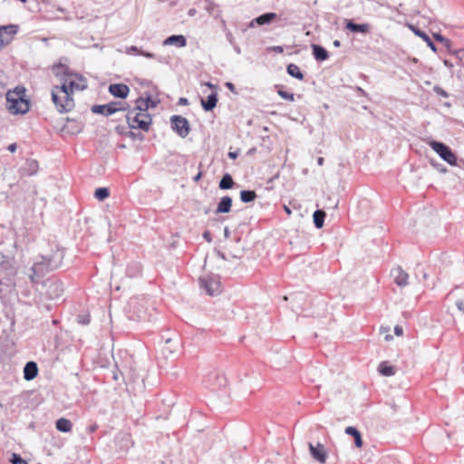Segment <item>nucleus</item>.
Listing matches in <instances>:
<instances>
[{"mask_svg":"<svg viewBox=\"0 0 464 464\" xmlns=\"http://www.w3.org/2000/svg\"><path fill=\"white\" fill-rule=\"evenodd\" d=\"M333 45H334V47H340V46H341V42H340L339 40H334V41L333 42Z\"/></svg>","mask_w":464,"mask_h":464,"instance_id":"obj_59","label":"nucleus"},{"mask_svg":"<svg viewBox=\"0 0 464 464\" xmlns=\"http://www.w3.org/2000/svg\"><path fill=\"white\" fill-rule=\"evenodd\" d=\"M234 50L235 52L237 53V54H240L241 53V49L238 45L237 44H234Z\"/></svg>","mask_w":464,"mask_h":464,"instance_id":"obj_58","label":"nucleus"},{"mask_svg":"<svg viewBox=\"0 0 464 464\" xmlns=\"http://www.w3.org/2000/svg\"><path fill=\"white\" fill-rule=\"evenodd\" d=\"M7 149H8V150H9L10 152L14 153V152L16 150V149H17V145H16V143H12V144H10V145L8 146V148H7Z\"/></svg>","mask_w":464,"mask_h":464,"instance_id":"obj_50","label":"nucleus"},{"mask_svg":"<svg viewBox=\"0 0 464 464\" xmlns=\"http://www.w3.org/2000/svg\"><path fill=\"white\" fill-rule=\"evenodd\" d=\"M126 110L127 107L123 102H111L107 104H95L91 108L92 113L102 114L106 117Z\"/></svg>","mask_w":464,"mask_h":464,"instance_id":"obj_5","label":"nucleus"},{"mask_svg":"<svg viewBox=\"0 0 464 464\" xmlns=\"http://www.w3.org/2000/svg\"><path fill=\"white\" fill-rule=\"evenodd\" d=\"M139 52H140V50L135 45H131V46L126 48L127 54H138L139 55Z\"/></svg>","mask_w":464,"mask_h":464,"instance_id":"obj_39","label":"nucleus"},{"mask_svg":"<svg viewBox=\"0 0 464 464\" xmlns=\"http://www.w3.org/2000/svg\"><path fill=\"white\" fill-rule=\"evenodd\" d=\"M32 275L30 276L31 280L34 281V277H43L47 273L53 271L48 265L47 256H41L40 260L36 261L31 268Z\"/></svg>","mask_w":464,"mask_h":464,"instance_id":"obj_7","label":"nucleus"},{"mask_svg":"<svg viewBox=\"0 0 464 464\" xmlns=\"http://www.w3.org/2000/svg\"><path fill=\"white\" fill-rule=\"evenodd\" d=\"M324 159L323 157L317 158V164L319 166H322L324 164Z\"/></svg>","mask_w":464,"mask_h":464,"instance_id":"obj_56","label":"nucleus"},{"mask_svg":"<svg viewBox=\"0 0 464 464\" xmlns=\"http://www.w3.org/2000/svg\"><path fill=\"white\" fill-rule=\"evenodd\" d=\"M284 209L285 211L286 212L287 215H291L292 211L290 209L289 207H287L286 205L284 206Z\"/></svg>","mask_w":464,"mask_h":464,"instance_id":"obj_60","label":"nucleus"},{"mask_svg":"<svg viewBox=\"0 0 464 464\" xmlns=\"http://www.w3.org/2000/svg\"><path fill=\"white\" fill-rule=\"evenodd\" d=\"M224 236L227 238L229 237V236H230V231H229V228L227 227H225V229H224Z\"/></svg>","mask_w":464,"mask_h":464,"instance_id":"obj_55","label":"nucleus"},{"mask_svg":"<svg viewBox=\"0 0 464 464\" xmlns=\"http://www.w3.org/2000/svg\"><path fill=\"white\" fill-rule=\"evenodd\" d=\"M212 389H220L222 387H226L227 385V378L224 374L215 373L211 374L208 379Z\"/></svg>","mask_w":464,"mask_h":464,"instance_id":"obj_23","label":"nucleus"},{"mask_svg":"<svg viewBox=\"0 0 464 464\" xmlns=\"http://www.w3.org/2000/svg\"><path fill=\"white\" fill-rule=\"evenodd\" d=\"M5 79V72L0 70V94L5 91V83L4 81Z\"/></svg>","mask_w":464,"mask_h":464,"instance_id":"obj_41","label":"nucleus"},{"mask_svg":"<svg viewBox=\"0 0 464 464\" xmlns=\"http://www.w3.org/2000/svg\"><path fill=\"white\" fill-rule=\"evenodd\" d=\"M218 102V93L216 92H213L210 94H208L205 100H201V106L205 111H213L214 108H216Z\"/></svg>","mask_w":464,"mask_h":464,"instance_id":"obj_20","label":"nucleus"},{"mask_svg":"<svg viewBox=\"0 0 464 464\" xmlns=\"http://www.w3.org/2000/svg\"><path fill=\"white\" fill-rule=\"evenodd\" d=\"M277 93L284 100H286L289 102L295 101V94L293 92H289L284 91L283 89H279L277 91Z\"/></svg>","mask_w":464,"mask_h":464,"instance_id":"obj_34","label":"nucleus"},{"mask_svg":"<svg viewBox=\"0 0 464 464\" xmlns=\"http://www.w3.org/2000/svg\"><path fill=\"white\" fill-rule=\"evenodd\" d=\"M170 127L180 138H186L190 130V124L187 118L181 115H172L169 119Z\"/></svg>","mask_w":464,"mask_h":464,"instance_id":"obj_6","label":"nucleus"},{"mask_svg":"<svg viewBox=\"0 0 464 464\" xmlns=\"http://www.w3.org/2000/svg\"><path fill=\"white\" fill-rule=\"evenodd\" d=\"M156 105L157 102L149 95L146 98H139L136 100L135 110L148 112L149 108H154Z\"/></svg>","mask_w":464,"mask_h":464,"instance_id":"obj_16","label":"nucleus"},{"mask_svg":"<svg viewBox=\"0 0 464 464\" xmlns=\"http://www.w3.org/2000/svg\"><path fill=\"white\" fill-rule=\"evenodd\" d=\"M309 451L311 456L320 463L326 461L327 453L323 444L317 443L316 446L309 443Z\"/></svg>","mask_w":464,"mask_h":464,"instance_id":"obj_11","label":"nucleus"},{"mask_svg":"<svg viewBox=\"0 0 464 464\" xmlns=\"http://www.w3.org/2000/svg\"><path fill=\"white\" fill-rule=\"evenodd\" d=\"M108 90L112 96L120 99L127 98L130 92L129 86L124 83H111Z\"/></svg>","mask_w":464,"mask_h":464,"instance_id":"obj_10","label":"nucleus"},{"mask_svg":"<svg viewBox=\"0 0 464 464\" xmlns=\"http://www.w3.org/2000/svg\"><path fill=\"white\" fill-rule=\"evenodd\" d=\"M195 13H196V10H195V9H190V10L188 11V14H189L190 15L194 14Z\"/></svg>","mask_w":464,"mask_h":464,"instance_id":"obj_64","label":"nucleus"},{"mask_svg":"<svg viewBox=\"0 0 464 464\" xmlns=\"http://www.w3.org/2000/svg\"><path fill=\"white\" fill-rule=\"evenodd\" d=\"M178 104L179 105H188V100L185 97H181L179 99V102H178Z\"/></svg>","mask_w":464,"mask_h":464,"instance_id":"obj_48","label":"nucleus"},{"mask_svg":"<svg viewBox=\"0 0 464 464\" xmlns=\"http://www.w3.org/2000/svg\"><path fill=\"white\" fill-rule=\"evenodd\" d=\"M202 236H203V238L206 241H208V243H210L212 241L211 233L208 230L204 231Z\"/></svg>","mask_w":464,"mask_h":464,"instance_id":"obj_42","label":"nucleus"},{"mask_svg":"<svg viewBox=\"0 0 464 464\" xmlns=\"http://www.w3.org/2000/svg\"><path fill=\"white\" fill-rule=\"evenodd\" d=\"M429 145L444 161L451 166L458 165V158L448 145L433 140L429 142Z\"/></svg>","mask_w":464,"mask_h":464,"instance_id":"obj_4","label":"nucleus"},{"mask_svg":"<svg viewBox=\"0 0 464 464\" xmlns=\"http://www.w3.org/2000/svg\"><path fill=\"white\" fill-rule=\"evenodd\" d=\"M38 374V366L35 362H27L24 367V378L26 381L34 380Z\"/></svg>","mask_w":464,"mask_h":464,"instance_id":"obj_18","label":"nucleus"},{"mask_svg":"<svg viewBox=\"0 0 464 464\" xmlns=\"http://www.w3.org/2000/svg\"><path fill=\"white\" fill-rule=\"evenodd\" d=\"M345 28L352 33H361L367 34L370 32L368 24H356L353 20L345 19Z\"/></svg>","mask_w":464,"mask_h":464,"instance_id":"obj_14","label":"nucleus"},{"mask_svg":"<svg viewBox=\"0 0 464 464\" xmlns=\"http://www.w3.org/2000/svg\"><path fill=\"white\" fill-rule=\"evenodd\" d=\"M206 85L210 89H217V86L210 82H207Z\"/></svg>","mask_w":464,"mask_h":464,"instance_id":"obj_61","label":"nucleus"},{"mask_svg":"<svg viewBox=\"0 0 464 464\" xmlns=\"http://www.w3.org/2000/svg\"><path fill=\"white\" fill-rule=\"evenodd\" d=\"M7 108L13 114H24L30 110V102L25 98V88L16 87L5 94Z\"/></svg>","mask_w":464,"mask_h":464,"instance_id":"obj_2","label":"nucleus"},{"mask_svg":"<svg viewBox=\"0 0 464 464\" xmlns=\"http://www.w3.org/2000/svg\"><path fill=\"white\" fill-rule=\"evenodd\" d=\"M378 372L382 376H392L395 374V367L387 363V362H382L378 366Z\"/></svg>","mask_w":464,"mask_h":464,"instance_id":"obj_30","label":"nucleus"},{"mask_svg":"<svg viewBox=\"0 0 464 464\" xmlns=\"http://www.w3.org/2000/svg\"><path fill=\"white\" fill-rule=\"evenodd\" d=\"M55 428L61 432H69L72 429V423L66 418H60L55 422Z\"/></svg>","mask_w":464,"mask_h":464,"instance_id":"obj_27","label":"nucleus"},{"mask_svg":"<svg viewBox=\"0 0 464 464\" xmlns=\"http://www.w3.org/2000/svg\"><path fill=\"white\" fill-rule=\"evenodd\" d=\"M139 55L144 56V57L149 58V59H155L157 57L155 53H150V52H146V51H143V50H140V52H139Z\"/></svg>","mask_w":464,"mask_h":464,"instance_id":"obj_40","label":"nucleus"},{"mask_svg":"<svg viewBox=\"0 0 464 464\" xmlns=\"http://www.w3.org/2000/svg\"><path fill=\"white\" fill-rule=\"evenodd\" d=\"M0 29L5 45L9 44L13 41L14 36L18 32V26L16 24L4 25L1 26Z\"/></svg>","mask_w":464,"mask_h":464,"instance_id":"obj_13","label":"nucleus"},{"mask_svg":"<svg viewBox=\"0 0 464 464\" xmlns=\"http://www.w3.org/2000/svg\"><path fill=\"white\" fill-rule=\"evenodd\" d=\"M456 306L459 311H461L464 314V302L462 300H458L456 302Z\"/></svg>","mask_w":464,"mask_h":464,"instance_id":"obj_45","label":"nucleus"},{"mask_svg":"<svg viewBox=\"0 0 464 464\" xmlns=\"http://www.w3.org/2000/svg\"><path fill=\"white\" fill-rule=\"evenodd\" d=\"M227 39L229 40V42H230V43H232V39H233V37H232V34H231L230 33H228V34H227Z\"/></svg>","mask_w":464,"mask_h":464,"instance_id":"obj_63","label":"nucleus"},{"mask_svg":"<svg viewBox=\"0 0 464 464\" xmlns=\"http://www.w3.org/2000/svg\"><path fill=\"white\" fill-rule=\"evenodd\" d=\"M53 72L56 77H60L61 85L52 88V101L60 113L71 111L74 106L72 94L74 91H83L87 88V84L77 83L70 79L75 76L80 81L85 82V79L78 73H73L68 67L59 63L53 65Z\"/></svg>","mask_w":464,"mask_h":464,"instance_id":"obj_1","label":"nucleus"},{"mask_svg":"<svg viewBox=\"0 0 464 464\" xmlns=\"http://www.w3.org/2000/svg\"><path fill=\"white\" fill-rule=\"evenodd\" d=\"M51 286H53L55 288L56 296H59L60 295V292H63V290L60 289L59 284H57V283L53 284Z\"/></svg>","mask_w":464,"mask_h":464,"instance_id":"obj_49","label":"nucleus"},{"mask_svg":"<svg viewBox=\"0 0 464 464\" xmlns=\"http://www.w3.org/2000/svg\"><path fill=\"white\" fill-rule=\"evenodd\" d=\"M394 333H395L396 335H401L402 333H403L402 327L400 326V325H396L394 327Z\"/></svg>","mask_w":464,"mask_h":464,"instance_id":"obj_47","label":"nucleus"},{"mask_svg":"<svg viewBox=\"0 0 464 464\" xmlns=\"http://www.w3.org/2000/svg\"><path fill=\"white\" fill-rule=\"evenodd\" d=\"M433 37L436 41L441 43L450 52H451V42L440 34H434Z\"/></svg>","mask_w":464,"mask_h":464,"instance_id":"obj_33","label":"nucleus"},{"mask_svg":"<svg viewBox=\"0 0 464 464\" xmlns=\"http://www.w3.org/2000/svg\"><path fill=\"white\" fill-rule=\"evenodd\" d=\"M217 254H218V256L219 258H221V259H223V260H227V256H226L225 253H223V252H221V251H218V252H217Z\"/></svg>","mask_w":464,"mask_h":464,"instance_id":"obj_53","label":"nucleus"},{"mask_svg":"<svg viewBox=\"0 0 464 464\" xmlns=\"http://www.w3.org/2000/svg\"><path fill=\"white\" fill-rule=\"evenodd\" d=\"M391 275L398 286L403 287L408 285L409 275L401 266L392 268Z\"/></svg>","mask_w":464,"mask_h":464,"instance_id":"obj_12","label":"nucleus"},{"mask_svg":"<svg viewBox=\"0 0 464 464\" xmlns=\"http://www.w3.org/2000/svg\"><path fill=\"white\" fill-rule=\"evenodd\" d=\"M7 261V256L0 253V266Z\"/></svg>","mask_w":464,"mask_h":464,"instance_id":"obj_51","label":"nucleus"},{"mask_svg":"<svg viewBox=\"0 0 464 464\" xmlns=\"http://www.w3.org/2000/svg\"><path fill=\"white\" fill-rule=\"evenodd\" d=\"M131 269H132V266H129L128 269H127V274L130 276H135V273L131 272Z\"/></svg>","mask_w":464,"mask_h":464,"instance_id":"obj_57","label":"nucleus"},{"mask_svg":"<svg viewBox=\"0 0 464 464\" xmlns=\"http://www.w3.org/2000/svg\"><path fill=\"white\" fill-rule=\"evenodd\" d=\"M287 73L295 79L299 81L304 80V73L301 72L298 65L295 63H289L286 67Z\"/></svg>","mask_w":464,"mask_h":464,"instance_id":"obj_28","label":"nucleus"},{"mask_svg":"<svg viewBox=\"0 0 464 464\" xmlns=\"http://www.w3.org/2000/svg\"><path fill=\"white\" fill-rule=\"evenodd\" d=\"M110 196V190L108 188L102 187L95 189L94 197L100 201H103Z\"/></svg>","mask_w":464,"mask_h":464,"instance_id":"obj_32","label":"nucleus"},{"mask_svg":"<svg viewBox=\"0 0 464 464\" xmlns=\"http://www.w3.org/2000/svg\"><path fill=\"white\" fill-rule=\"evenodd\" d=\"M277 14L273 12H267L258 15L254 18L248 24L249 28H254L256 26H261L265 24H270L276 18Z\"/></svg>","mask_w":464,"mask_h":464,"instance_id":"obj_9","label":"nucleus"},{"mask_svg":"<svg viewBox=\"0 0 464 464\" xmlns=\"http://www.w3.org/2000/svg\"><path fill=\"white\" fill-rule=\"evenodd\" d=\"M201 288H203L208 295H217L220 293V282L213 277H201L199 279Z\"/></svg>","mask_w":464,"mask_h":464,"instance_id":"obj_8","label":"nucleus"},{"mask_svg":"<svg viewBox=\"0 0 464 464\" xmlns=\"http://www.w3.org/2000/svg\"><path fill=\"white\" fill-rule=\"evenodd\" d=\"M257 198L255 190L244 189L240 191V200L243 203L253 202Z\"/></svg>","mask_w":464,"mask_h":464,"instance_id":"obj_31","label":"nucleus"},{"mask_svg":"<svg viewBox=\"0 0 464 464\" xmlns=\"http://www.w3.org/2000/svg\"><path fill=\"white\" fill-rule=\"evenodd\" d=\"M234 185L235 181L232 176L229 173H225L218 183V188L222 190H227L232 188Z\"/></svg>","mask_w":464,"mask_h":464,"instance_id":"obj_26","label":"nucleus"},{"mask_svg":"<svg viewBox=\"0 0 464 464\" xmlns=\"http://www.w3.org/2000/svg\"><path fill=\"white\" fill-rule=\"evenodd\" d=\"M239 155V151L238 150H236V151H229L227 156L229 159L231 160H236Z\"/></svg>","mask_w":464,"mask_h":464,"instance_id":"obj_44","label":"nucleus"},{"mask_svg":"<svg viewBox=\"0 0 464 464\" xmlns=\"http://www.w3.org/2000/svg\"><path fill=\"white\" fill-rule=\"evenodd\" d=\"M128 136L134 140H144V135L141 132H134V131L130 130V131H129Z\"/></svg>","mask_w":464,"mask_h":464,"instance_id":"obj_38","label":"nucleus"},{"mask_svg":"<svg viewBox=\"0 0 464 464\" xmlns=\"http://www.w3.org/2000/svg\"><path fill=\"white\" fill-rule=\"evenodd\" d=\"M63 259V252L56 250L50 256H47L49 267L53 271L60 267Z\"/></svg>","mask_w":464,"mask_h":464,"instance_id":"obj_22","label":"nucleus"},{"mask_svg":"<svg viewBox=\"0 0 464 464\" xmlns=\"http://www.w3.org/2000/svg\"><path fill=\"white\" fill-rule=\"evenodd\" d=\"M453 54H455L457 57L461 58L464 56V49H459L457 51L452 52Z\"/></svg>","mask_w":464,"mask_h":464,"instance_id":"obj_46","label":"nucleus"},{"mask_svg":"<svg viewBox=\"0 0 464 464\" xmlns=\"http://www.w3.org/2000/svg\"><path fill=\"white\" fill-rule=\"evenodd\" d=\"M273 51H275L277 53H281L284 52V47L283 46H274Z\"/></svg>","mask_w":464,"mask_h":464,"instance_id":"obj_52","label":"nucleus"},{"mask_svg":"<svg viewBox=\"0 0 464 464\" xmlns=\"http://www.w3.org/2000/svg\"><path fill=\"white\" fill-rule=\"evenodd\" d=\"M172 339L167 338L165 340V346L163 347L164 352H168L169 353H173L175 351V348L171 345Z\"/></svg>","mask_w":464,"mask_h":464,"instance_id":"obj_36","label":"nucleus"},{"mask_svg":"<svg viewBox=\"0 0 464 464\" xmlns=\"http://www.w3.org/2000/svg\"><path fill=\"white\" fill-rule=\"evenodd\" d=\"M163 45L185 47L187 45V39L182 34H171L163 41Z\"/></svg>","mask_w":464,"mask_h":464,"instance_id":"obj_17","label":"nucleus"},{"mask_svg":"<svg viewBox=\"0 0 464 464\" xmlns=\"http://www.w3.org/2000/svg\"><path fill=\"white\" fill-rule=\"evenodd\" d=\"M201 177H202V173L199 171V172H198V174L193 178V180H194L195 182H198V181H199V180H200Z\"/></svg>","mask_w":464,"mask_h":464,"instance_id":"obj_54","label":"nucleus"},{"mask_svg":"<svg viewBox=\"0 0 464 464\" xmlns=\"http://www.w3.org/2000/svg\"><path fill=\"white\" fill-rule=\"evenodd\" d=\"M311 48L312 54L316 61L324 62L329 58V53L324 46L313 44L311 45Z\"/></svg>","mask_w":464,"mask_h":464,"instance_id":"obj_15","label":"nucleus"},{"mask_svg":"<svg viewBox=\"0 0 464 464\" xmlns=\"http://www.w3.org/2000/svg\"><path fill=\"white\" fill-rule=\"evenodd\" d=\"M79 322L81 324H89V319L88 318H82Z\"/></svg>","mask_w":464,"mask_h":464,"instance_id":"obj_62","label":"nucleus"},{"mask_svg":"<svg viewBox=\"0 0 464 464\" xmlns=\"http://www.w3.org/2000/svg\"><path fill=\"white\" fill-rule=\"evenodd\" d=\"M326 214L322 209H317L313 214V220L316 228H322L324 224Z\"/></svg>","mask_w":464,"mask_h":464,"instance_id":"obj_29","label":"nucleus"},{"mask_svg":"<svg viewBox=\"0 0 464 464\" xmlns=\"http://www.w3.org/2000/svg\"><path fill=\"white\" fill-rule=\"evenodd\" d=\"M225 86L230 91L232 92L233 93H237V91H236V87H235V84L230 82H227L225 83Z\"/></svg>","mask_w":464,"mask_h":464,"instance_id":"obj_43","label":"nucleus"},{"mask_svg":"<svg viewBox=\"0 0 464 464\" xmlns=\"http://www.w3.org/2000/svg\"><path fill=\"white\" fill-rule=\"evenodd\" d=\"M38 170V162L34 160H26L25 164L22 168V172L26 176H33Z\"/></svg>","mask_w":464,"mask_h":464,"instance_id":"obj_25","label":"nucleus"},{"mask_svg":"<svg viewBox=\"0 0 464 464\" xmlns=\"http://www.w3.org/2000/svg\"><path fill=\"white\" fill-rule=\"evenodd\" d=\"M433 92L435 93H437L438 95L442 96L444 98L449 97V93L439 85L433 86Z\"/></svg>","mask_w":464,"mask_h":464,"instance_id":"obj_37","label":"nucleus"},{"mask_svg":"<svg viewBox=\"0 0 464 464\" xmlns=\"http://www.w3.org/2000/svg\"><path fill=\"white\" fill-rule=\"evenodd\" d=\"M344 432L347 435H350L353 438H354V445H355L356 448H362V446L363 444V441H362V439L361 432L358 430L357 428H355L353 426H348V427L345 428Z\"/></svg>","mask_w":464,"mask_h":464,"instance_id":"obj_24","label":"nucleus"},{"mask_svg":"<svg viewBox=\"0 0 464 464\" xmlns=\"http://www.w3.org/2000/svg\"><path fill=\"white\" fill-rule=\"evenodd\" d=\"M12 464H27L26 460L24 459L21 455L13 453L10 459Z\"/></svg>","mask_w":464,"mask_h":464,"instance_id":"obj_35","label":"nucleus"},{"mask_svg":"<svg viewBox=\"0 0 464 464\" xmlns=\"http://www.w3.org/2000/svg\"><path fill=\"white\" fill-rule=\"evenodd\" d=\"M232 198L229 196H224L220 198L219 202L218 203V207L215 210L216 214H225L228 213L231 210L232 207Z\"/></svg>","mask_w":464,"mask_h":464,"instance_id":"obj_21","label":"nucleus"},{"mask_svg":"<svg viewBox=\"0 0 464 464\" xmlns=\"http://www.w3.org/2000/svg\"><path fill=\"white\" fill-rule=\"evenodd\" d=\"M126 121L130 129H139L144 131H148L152 124L150 114L135 110V107L126 114Z\"/></svg>","mask_w":464,"mask_h":464,"instance_id":"obj_3","label":"nucleus"},{"mask_svg":"<svg viewBox=\"0 0 464 464\" xmlns=\"http://www.w3.org/2000/svg\"><path fill=\"white\" fill-rule=\"evenodd\" d=\"M410 28L415 35L421 38L427 44V45L430 48L431 51H433L434 53L437 52V46L424 31L420 30L419 27L415 25H410Z\"/></svg>","mask_w":464,"mask_h":464,"instance_id":"obj_19","label":"nucleus"}]
</instances>
